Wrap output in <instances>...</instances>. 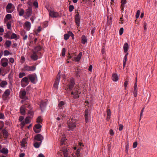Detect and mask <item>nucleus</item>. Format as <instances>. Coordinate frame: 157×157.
Returning a JSON list of instances; mask_svg holds the SVG:
<instances>
[{"label": "nucleus", "instance_id": "f257e3e1", "mask_svg": "<svg viewBox=\"0 0 157 157\" xmlns=\"http://www.w3.org/2000/svg\"><path fill=\"white\" fill-rule=\"evenodd\" d=\"M59 157H71L66 147H62L57 153Z\"/></svg>", "mask_w": 157, "mask_h": 157}, {"label": "nucleus", "instance_id": "f03ea898", "mask_svg": "<svg viewBox=\"0 0 157 157\" xmlns=\"http://www.w3.org/2000/svg\"><path fill=\"white\" fill-rule=\"evenodd\" d=\"M28 78H29L27 76L25 77L22 79L21 81V85L22 87H25L29 84V81Z\"/></svg>", "mask_w": 157, "mask_h": 157}, {"label": "nucleus", "instance_id": "7ed1b4c3", "mask_svg": "<svg viewBox=\"0 0 157 157\" xmlns=\"http://www.w3.org/2000/svg\"><path fill=\"white\" fill-rule=\"evenodd\" d=\"M78 93V92L77 90V88H74L71 92V94L73 95V98L75 99H76L79 97V95Z\"/></svg>", "mask_w": 157, "mask_h": 157}, {"label": "nucleus", "instance_id": "20e7f679", "mask_svg": "<svg viewBox=\"0 0 157 157\" xmlns=\"http://www.w3.org/2000/svg\"><path fill=\"white\" fill-rule=\"evenodd\" d=\"M49 15L51 17L53 18L61 17V16H60L59 13L57 12L51 10H50L49 12Z\"/></svg>", "mask_w": 157, "mask_h": 157}, {"label": "nucleus", "instance_id": "39448f33", "mask_svg": "<svg viewBox=\"0 0 157 157\" xmlns=\"http://www.w3.org/2000/svg\"><path fill=\"white\" fill-rule=\"evenodd\" d=\"M60 72L59 71L58 75H57V77H56V80L55 81L54 84V86L56 88H57L58 87V86L59 82V80L60 77Z\"/></svg>", "mask_w": 157, "mask_h": 157}, {"label": "nucleus", "instance_id": "423d86ee", "mask_svg": "<svg viewBox=\"0 0 157 157\" xmlns=\"http://www.w3.org/2000/svg\"><path fill=\"white\" fill-rule=\"evenodd\" d=\"M8 60L7 58H2L1 60V65L3 67H6L8 65Z\"/></svg>", "mask_w": 157, "mask_h": 157}, {"label": "nucleus", "instance_id": "0eeeda50", "mask_svg": "<svg viewBox=\"0 0 157 157\" xmlns=\"http://www.w3.org/2000/svg\"><path fill=\"white\" fill-rule=\"evenodd\" d=\"M75 85V82L74 79L72 78L70 79V81L68 84V88L67 89H69L70 90H72L73 87Z\"/></svg>", "mask_w": 157, "mask_h": 157}, {"label": "nucleus", "instance_id": "6e6552de", "mask_svg": "<svg viewBox=\"0 0 157 157\" xmlns=\"http://www.w3.org/2000/svg\"><path fill=\"white\" fill-rule=\"evenodd\" d=\"M41 127V125L40 124H36L33 128V130L36 133H39L40 132Z\"/></svg>", "mask_w": 157, "mask_h": 157}, {"label": "nucleus", "instance_id": "1a4fd4ad", "mask_svg": "<svg viewBox=\"0 0 157 157\" xmlns=\"http://www.w3.org/2000/svg\"><path fill=\"white\" fill-rule=\"evenodd\" d=\"M22 4H20L18 5L17 11L19 12V15L20 16H23L24 13V10L23 9L20 8Z\"/></svg>", "mask_w": 157, "mask_h": 157}, {"label": "nucleus", "instance_id": "9d476101", "mask_svg": "<svg viewBox=\"0 0 157 157\" xmlns=\"http://www.w3.org/2000/svg\"><path fill=\"white\" fill-rule=\"evenodd\" d=\"M24 71H33L35 70L36 67L35 66H29L26 65L24 67Z\"/></svg>", "mask_w": 157, "mask_h": 157}, {"label": "nucleus", "instance_id": "9b49d317", "mask_svg": "<svg viewBox=\"0 0 157 157\" xmlns=\"http://www.w3.org/2000/svg\"><path fill=\"white\" fill-rule=\"evenodd\" d=\"M28 77L31 82L33 83H35V81L36 79L37 78V76L35 74L29 75L28 76Z\"/></svg>", "mask_w": 157, "mask_h": 157}, {"label": "nucleus", "instance_id": "f8f14e48", "mask_svg": "<svg viewBox=\"0 0 157 157\" xmlns=\"http://www.w3.org/2000/svg\"><path fill=\"white\" fill-rule=\"evenodd\" d=\"M75 16V21L77 26H79L80 23V18L79 17V13L77 12Z\"/></svg>", "mask_w": 157, "mask_h": 157}, {"label": "nucleus", "instance_id": "ddd939ff", "mask_svg": "<svg viewBox=\"0 0 157 157\" xmlns=\"http://www.w3.org/2000/svg\"><path fill=\"white\" fill-rule=\"evenodd\" d=\"M43 139L44 138L40 134L36 135L34 137L35 140L37 141H40L41 142Z\"/></svg>", "mask_w": 157, "mask_h": 157}, {"label": "nucleus", "instance_id": "4468645a", "mask_svg": "<svg viewBox=\"0 0 157 157\" xmlns=\"http://www.w3.org/2000/svg\"><path fill=\"white\" fill-rule=\"evenodd\" d=\"M10 91L9 89L6 90L4 92L3 96V98L4 100H6L8 96H9L10 94Z\"/></svg>", "mask_w": 157, "mask_h": 157}, {"label": "nucleus", "instance_id": "2eb2a0df", "mask_svg": "<svg viewBox=\"0 0 157 157\" xmlns=\"http://www.w3.org/2000/svg\"><path fill=\"white\" fill-rule=\"evenodd\" d=\"M32 7H28V8L26 10V15L27 17L30 16L32 14Z\"/></svg>", "mask_w": 157, "mask_h": 157}, {"label": "nucleus", "instance_id": "dca6fc26", "mask_svg": "<svg viewBox=\"0 0 157 157\" xmlns=\"http://www.w3.org/2000/svg\"><path fill=\"white\" fill-rule=\"evenodd\" d=\"M33 54L31 56V59L34 60H36L38 59L37 53L35 52H33Z\"/></svg>", "mask_w": 157, "mask_h": 157}, {"label": "nucleus", "instance_id": "f3484780", "mask_svg": "<svg viewBox=\"0 0 157 157\" xmlns=\"http://www.w3.org/2000/svg\"><path fill=\"white\" fill-rule=\"evenodd\" d=\"M76 127V124L72 122L69 124L68 125V127L69 128L70 130H72L75 128Z\"/></svg>", "mask_w": 157, "mask_h": 157}, {"label": "nucleus", "instance_id": "a211bd4d", "mask_svg": "<svg viewBox=\"0 0 157 157\" xmlns=\"http://www.w3.org/2000/svg\"><path fill=\"white\" fill-rule=\"evenodd\" d=\"M26 94V92L25 90L21 91L20 93V97L21 98L23 99L25 98Z\"/></svg>", "mask_w": 157, "mask_h": 157}, {"label": "nucleus", "instance_id": "6ab92c4d", "mask_svg": "<svg viewBox=\"0 0 157 157\" xmlns=\"http://www.w3.org/2000/svg\"><path fill=\"white\" fill-rule=\"evenodd\" d=\"M107 116L106 120L107 121H109L110 118L111 113V111H110V109H108V107L107 108Z\"/></svg>", "mask_w": 157, "mask_h": 157}, {"label": "nucleus", "instance_id": "aec40b11", "mask_svg": "<svg viewBox=\"0 0 157 157\" xmlns=\"http://www.w3.org/2000/svg\"><path fill=\"white\" fill-rule=\"evenodd\" d=\"M25 107L24 105L21 106L20 109V113L23 115H24L25 114Z\"/></svg>", "mask_w": 157, "mask_h": 157}, {"label": "nucleus", "instance_id": "412c9836", "mask_svg": "<svg viewBox=\"0 0 157 157\" xmlns=\"http://www.w3.org/2000/svg\"><path fill=\"white\" fill-rule=\"evenodd\" d=\"M121 12H123L124 11V5L126 3V0H121Z\"/></svg>", "mask_w": 157, "mask_h": 157}, {"label": "nucleus", "instance_id": "4be33fe9", "mask_svg": "<svg viewBox=\"0 0 157 157\" xmlns=\"http://www.w3.org/2000/svg\"><path fill=\"white\" fill-rule=\"evenodd\" d=\"M12 6V4L11 3L8 4L6 7V11L8 13H11V11L10 10Z\"/></svg>", "mask_w": 157, "mask_h": 157}, {"label": "nucleus", "instance_id": "5701e85b", "mask_svg": "<svg viewBox=\"0 0 157 157\" xmlns=\"http://www.w3.org/2000/svg\"><path fill=\"white\" fill-rule=\"evenodd\" d=\"M82 55V53L81 52H80L78 56L75 58V61H78L80 60L81 58Z\"/></svg>", "mask_w": 157, "mask_h": 157}, {"label": "nucleus", "instance_id": "b1692460", "mask_svg": "<svg viewBox=\"0 0 157 157\" xmlns=\"http://www.w3.org/2000/svg\"><path fill=\"white\" fill-rule=\"evenodd\" d=\"M123 48L124 52L127 53L128 49V44L127 43H125L124 45Z\"/></svg>", "mask_w": 157, "mask_h": 157}, {"label": "nucleus", "instance_id": "393cba45", "mask_svg": "<svg viewBox=\"0 0 157 157\" xmlns=\"http://www.w3.org/2000/svg\"><path fill=\"white\" fill-rule=\"evenodd\" d=\"M89 112L88 109H86L85 111V118L86 122L87 123L88 122V118Z\"/></svg>", "mask_w": 157, "mask_h": 157}, {"label": "nucleus", "instance_id": "a878e982", "mask_svg": "<svg viewBox=\"0 0 157 157\" xmlns=\"http://www.w3.org/2000/svg\"><path fill=\"white\" fill-rule=\"evenodd\" d=\"M25 25L26 27L28 30H29L31 27V24L29 21H26L25 23Z\"/></svg>", "mask_w": 157, "mask_h": 157}, {"label": "nucleus", "instance_id": "bb28decb", "mask_svg": "<svg viewBox=\"0 0 157 157\" xmlns=\"http://www.w3.org/2000/svg\"><path fill=\"white\" fill-rule=\"evenodd\" d=\"M32 117L28 116L26 117L25 119V121L26 124H29L32 118Z\"/></svg>", "mask_w": 157, "mask_h": 157}, {"label": "nucleus", "instance_id": "cd10ccee", "mask_svg": "<svg viewBox=\"0 0 157 157\" xmlns=\"http://www.w3.org/2000/svg\"><path fill=\"white\" fill-rule=\"evenodd\" d=\"M112 80L114 81H117L118 80V77L116 74H113L112 75Z\"/></svg>", "mask_w": 157, "mask_h": 157}, {"label": "nucleus", "instance_id": "c85d7f7f", "mask_svg": "<svg viewBox=\"0 0 157 157\" xmlns=\"http://www.w3.org/2000/svg\"><path fill=\"white\" fill-rule=\"evenodd\" d=\"M75 73L76 74V76H80L79 75L80 74L81 70L80 69L77 68L75 70Z\"/></svg>", "mask_w": 157, "mask_h": 157}, {"label": "nucleus", "instance_id": "c756f323", "mask_svg": "<svg viewBox=\"0 0 157 157\" xmlns=\"http://www.w3.org/2000/svg\"><path fill=\"white\" fill-rule=\"evenodd\" d=\"M41 48L40 46H37L35 48L33 52H35L36 53H37V52L40 50Z\"/></svg>", "mask_w": 157, "mask_h": 157}, {"label": "nucleus", "instance_id": "7c9ffc66", "mask_svg": "<svg viewBox=\"0 0 157 157\" xmlns=\"http://www.w3.org/2000/svg\"><path fill=\"white\" fill-rule=\"evenodd\" d=\"M82 40L81 43L83 44H85L87 42L86 38L85 36L84 35H83L82 37Z\"/></svg>", "mask_w": 157, "mask_h": 157}, {"label": "nucleus", "instance_id": "2f4dec72", "mask_svg": "<svg viewBox=\"0 0 157 157\" xmlns=\"http://www.w3.org/2000/svg\"><path fill=\"white\" fill-rule=\"evenodd\" d=\"M0 151L1 153L4 154H7L8 152V149L5 148H3Z\"/></svg>", "mask_w": 157, "mask_h": 157}, {"label": "nucleus", "instance_id": "473e14b6", "mask_svg": "<svg viewBox=\"0 0 157 157\" xmlns=\"http://www.w3.org/2000/svg\"><path fill=\"white\" fill-rule=\"evenodd\" d=\"M26 138H23L21 142V146L22 147H24L25 146V145L26 144Z\"/></svg>", "mask_w": 157, "mask_h": 157}, {"label": "nucleus", "instance_id": "72a5a7b5", "mask_svg": "<svg viewBox=\"0 0 157 157\" xmlns=\"http://www.w3.org/2000/svg\"><path fill=\"white\" fill-rule=\"evenodd\" d=\"M46 105V103L44 101H41L40 103V106L41 108L45 106Z\"/></svg>", "mask_w": 157, "mask_h": 157}, {"label": "nucleus", "instance_id": "f704fd0d", "mask_svg": "<svg viewBox=\"0 0 157 157\" xmlns=\"http://www.w3.org/2000/svg\"><path fill=\"white\" fill-rule=\"evenodd\" d=\"M64 102L63 101H60L58 104V106L59 109H62V106L64 105Z\"/></svg>", "mask_w": 157, "mask_h": 157}, {"label": "nucleus", "instance_id": "c9c22d12", "mask_svg": "<svg viewBox=\"0 0 157 157\" xmlns=\"http://www.w3.org/2000/svg\"><path fill=\"white\" fill-rule=\"evenodd\" d=\"M11 34V32L10 31H8L5 34L4 36L6 38H8L10 39V35Z\"/></svg>", "mask_w": 157, "mask_h": 157}, {"label": "nucleus", "instance_id": "e433bc0d", "mask_svg": "<svg viewBox=\"0 0 157 157\" xmlns=\"http://www.w3.org/2000/svg\"><path fill=\"white\" fill-rule=\"evenodd\" d=\"M41 142H40V143L36 142L34 144V146L36 148H38L41 144Z\"/></svg>", "mask_w": 157, "mask_h": 157}, {"label": "nucleus", "instance_id": "4c0bfd02", "mask_svg": "<svg viewBox=\"0 0 157 157\" xmlns=\"http://www.w3.org/2000/svg\"><path fill=\"white\" fill-rule=\"evenodd\" d=\"M7 84V82L6 81H2L0 84L1 87H4V86Z\"/></svg>", "mask_w": 157, "mask_h": 157}, {"label": "nucleus", "instance_id": "58836bf2", "mask_svg": "<svg viewBox=\"0 0 157 157\" xmlns=\"http://www.w3.org/2000/svg\"><path fill=\"white\" fill-rule=\"evenodd\" d=\"M11 44V41L10 40H6L5 43L6 44L7 47H9L10 46Z\"/></svg>", "mask_w": 157, "mask_h": 157}, {"label": "nucleus", "instance_id": "ea45409f", "mask_svg": "<svg viewBox=\"0 0 157 157\" xmlns=\"http://www.w3.org/2000/svg\"><path fill=\"white\" fill-rule=\"evenodd\" d=\"M34 0H29L27 2V4L29 6V7H31L32 4Z\"/></svg>", "mask_w": 157, "mask_h": 157}, {"label": "nucleus", "instance_id": "a19ab883", "mask_svg": "<svg viewBox=\"0 0 157 157\" xmlns=\"http://www.w3.org/2000/svg\"><path fill=\"white\" fill-rule=\"evenodd\" d=\"M2 131L4 136H8V132L6 130L4 129L2 130Z\"/></svg>", "mask_w": 157, "mask_h": 157}, {"label": "nucleus", "instance_id": "79ce46f5", "mask_svg": "<svg viewBox=\"0 0 157 157\" xmlns=\"http://www.w3.org/2000/svg\"><path fill=\"white\" fill-rule=\"evenodd\" d=\"M27 114H29L30 115V116H32V117H33L34 114V113L31 110V109H30L29 111Z\"/></svg>", "mask_w": 157, "mask_h": 157}, {"label": "nucleus", "instance_id": "37998d69", "mask_svg": "<svg viewBox=\"0 0 157 157\" xmlns=\"http://www.w3.org/2000/svg\"><path fill=\"white\" fill-rule=\"evenodd\" d=\"M42 119H41V117L39 116L37 119L36 122L37 123H41L42 122Z\"/></svg>", "mask_w": 157, "mask_h": 157}, {"label": "nucleus", "instance_id": "c03bdc74", "mask_svg": "<svg viewBox=\"0 0 157 157\" xmlns=\"http://www.w3.org/2000/svg\"><path fill=\"white\" fill-rule=\"evenodd\" d=\"M74 9V6L73 5H70L69 7V10L70 12H72Z\"/></svg>", "mask_w": 157, "mask_h": 157}, {"label": "nucleus", "instance_id": "a18cd8bd", "mask_svg": "<svg viewBox=\"0 0 157 157\" xmlns=\"http://www.w3.org/2000/svg\"><path fill=\"white\" fill-rule=\"evenodd\" d=\"M4 126V123L2 121H0V130H1L3 127Z\"/></svg>", "mask_w": 157, "mask_h": 157}, {"label": "nucleus", "instance_id": "49530a36", "mask_svg": "<svg viewBox=\"0 0 157 157\" xmlns=\"http://www.w3.org/2000/svg\"><path fill=\"white\" fill-rule=\"evenodd\" d=\"M17 35L13 33L12 34L10 37V38L11 39H15L17 38Z\"/></svg>", "mask_w": 157, "mask_h": 157}, {"label": "nucleus", "instance_id": "de8ad7c7", "mask_svg": "<svg viewBox=\"0 0 157 157\" xmlns=\"http://www.w3.org/2000/svg\"><path fill=\"white\" fill-rule=\"evenodd\" d=\"M127 56H124V59L123 60V66L124 67L126 64V61L127 60Z\"/></svg>", "mask_w": 157, "mask_h": 157}, {"label": "nucleus", "instance_id": "09e8293b", "mask_svg": "<svg viewBox=\"0 0 157 157\" xmlns=\"http://www.w3.org/2000/svg\"><path fill=\"white\" fill-rule=\"evenodd\" d=\"M124 32V29L123 28H121L119 30V34L121 35Z\"/></svg>", "mask_w": 157, "mask_h": 157}, {"label": "nucleus", "instance_id": "8fccbe9b", "mask_svg": "<svg viewBox=\"0 0 157 157\" xmlns=\"http://www.w3.org/2000/svg\"><path fill=\"white\" fill-rule=\"evenodd\" d=\"M140 13V11L139 10L137 11L136 15V19L138 18L139 17Z\"/></svg>", "mask_w": 157, "mask_h": 157}, {"label": "nucleus", "instance_id": "3c124183", "mask_svg": "<svg viewBox=\"0 0 157 157\" xmlns=\"http://www.w3.org/2000/svg\"><path fill=\"white\" fill-rule=\"evenodd\" d=\"M25 75V74L24 73L20 72L19 74V78H21L23 76Z\"/></svg>", "mask_w": 157, "mask_h": 157}, {"label": "nucleus", "instance_id": "603ef678", "mask_svg": "<svg viewBox=\"0 0 157 157\" xmlns=\"http://www.w3.org/2000/svg\"><path fill=\"white\" fill-rule=\"evenodd\" d=\"M11 17V15L10 14H7L6 16V18L8 20L10 19Z\"/></svg>", "mask_w": 157, "mask_h": 157}, {"label": "nucleus", "instance_id": "864d4df0", "mask_svg": "<svg viewBox=\"0 0 157 157\" xmlns=\"http://www.w3.org/2000/svg\"><path fill=\"white\" fill-rule=\"evenodd\" d=\"M64 39L65 40H67V39H68V38H69V35H68L67 34H65L64 35Z\"/></svg>", "mask_w": 157, "mask_h": 157}, {"label": "nucleus", "instance_id": "5fc2aeb1", "mask_svg": "<svg viewBox=\"0 0 157 157\" xmlns=\"http://www.w3.org/2000/svg\"><path fill=\"white\" fill-rule=\"evenodd\" d=\"M33 6L35 7L36 8H37L38 7V3L37 1H34L33 3Z\"/></svg>", "mask_w": 157, "mask_h": 157}, {"label": "nucleus", "instance_id": "6e6d98bb", "mask_svg": "<svg viewBox=\"0 0 157 157\" xmlns=\"http://www.w3.org/2000/svg\"><path fill=\"white\" fill-rule=\"evenodd\" d=\"M10 54V52L8 50H5L4 52V56L8 55Z\"/></svg>", "mask_w": 157, "mask_h": 157}, {"label": "nucleus", "instance_id": "4d7b16f0", "mask_svg": "<svg viewBox=\"0 0 157 157\" xmlns=\"http://www.w3.org/2000/svg\"><path fill=\"white\" fill-rule=\"evenodd\" d=\"M25 124H26V122L24 121H23L22 122H21V128H23L24 126H25Z\"/></svg>", "mask_w": 157, "mask_h": 157}, {"label": "nucleus", "instance_id": "13d9d810", "mask_svg": "<svg viewBox=\"0 0 157 157\" xmlns=\"http://www.w3.org/2000/svg\"><path fill=\"white\" fill-rule=\"evenodd\" d=\"M66 52V49L65 48H63L62 50V55L63 56H64L65 55Z\"/></svg>", "mask_w": 157, "mask_h": 157}, {"label": "nucleus", "instance_id": "bf43d9fd", "mask_svg": "<svg viewBox=\"0 0 157 157\" xmlns=\"http://www.w3.org/2000/svg\"><path fill=\"white\" fill-rule=\"evenodd\" d=\"M5 117L3 113L0 112V119H4Z\"/></svg>", "mask_w": 157, "mask_h": 157}, {"label": "nucleus", "instance_id": "052dcab7", "mask_svg": "<svg viewBox=\"0 0 157 157\" xmlns=\"http://www.w3.org/2000/svg\"><path fill=\"white\" fill-rule=\"evenodd\" d=\"M137 145V142L136 141L133 143V148H135L136 147Z\"/></svg>", "mask_w": 157, "mask_h": 157}, {"label": "nucleus", "instance_id": "680f3d73", "mask_svg": "<svg viewBox=\"0 0 157 157\" xmlns=\"http://www.w3.org/2000/svg\"><path fill=\"white\" fill-rule=\"evenodd\" d=\"M7 27L8 29H11V24L9 22H8L7 24Z\"/></svg>", "mask_w": 157, "mask_h": 157}, {"label": "nucleus", "instance_id": "e2e57ef3", "mask_svg": "<svg viewBox=\"0 0 157 157\" xmlns=\"http://www.w3.org/2000/svg\"><path fill=\"white\" fill-rule=\"evenodd\" d=\"M123 126L121 124H120L119 125V130H120V131H121L123 128Z\"/></svg>", "mask_w": 157, "mask_h": 157}, {"label": "nucleus", "instance_id": "0e129e2a", "mask_svg": "<svg viewBox=\"0 0 157 157\" xmlns=\"http://www.w3.org/2000/svg\"><path fill=\"white\" fill-rule=\"evenodd\" d=\"M67 34L69 35V37L70 36H71L72 37V39H73V37L74 36V34L72 32L69 31L68 32V33Z\"/></svg>", "mask_w": 157, "mask_h": 157}, {"label": "nucleus", "instance_id": "69168bd1", "mask_svg": "<svg viewBox=\"0 0 157 157\" xmlns=\"http://www.w3.org/2000/svg\"><path fill=\"white\" fill-rule=\"evenodd\" d=\"M65 140V138L61 140V145H62L63 144H65L64 143V141Z\"/></svg>", "mask_w": 157, "mask_h": 157}, {"label": "nucleus", "instance_id": "338daca9", "mask_svg": "<svg viewBox=\"0 0 157 157\" xmlns=\"http://www.w3.org/2000/svg\"><path fill=\"white\" fill-rule=\"evenodd\" d=\"M133 94H134V96L135 97H136L137 95V90H134V92H133Z\"/></svg>", "mask_w": 157, "mask_h": 157}, {"label": "nucleus", "instance_id": "774afa93", "mask_svg": "<svg viewBox=\"0 0 157 157\" xmlns=\"http://www.w3.org/2000/svg\"><path fill=\"white\" fill-rule=\"evenodd\" d=\"M109 133L111 136L113 135L114 134V132L112 129H110L109 131Z\"/></svg>", "mask_w": 157, "mask_h": 157}]
</instances>
